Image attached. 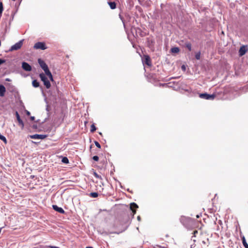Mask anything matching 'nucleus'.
<instances>
[{
    "label": "nucleus",
    "instance_id": "nucleus-1",
    "mask_svg": "<svg viewBox=\"0 0 248 248\" xmlns=\"http://www.w3.org/2000/svg\"><path fill=\"white\" fill-rule=\"evenodd\" d=\"M39 77L41 80L43 82L44 85L47 89H49L51 87V84L49 81L47 79L44 73H41L39 74Z\"/></svg>",
    "mask_w": 248,
    "mask_h": 248
},
{
    "label": "nucleus",
    "instance_id": "nucleus-2",
    "mask_svg": "<svg viewBox=\"0 0 248 248\" xmlns=\"http://www.w3.org/2000/svg\"><path fill=\"white\" fill-rule=\"evenodd\" d=\"M33 48L35 49L45 50L47 47L44 42H39L34 44Z\"/></svg>",
    "mask_w": 248,
    "mask_h": 248
},
{
    "label": "nucleus",
    "instance_id": "nucleus-3",
    "mask_svg": "<svg viewBox=\"0 0 248 248\" xmlns=\"http://www.w3.org/2000/svg\"><path fill=\"white\" fill-rule=\"evenodd\" d=\"M216 95L215 94H209L207 93H201L199 95V97L201 98L206 99V100H213L215 98Z\"/></svg>",
    "mask_w": 248,
    "mask_h": 248
},
{
    "label": "nucleus",
    "instance_id": "nucleus-4",
    "mask_svg": "<svg viewBox=\"0 0 248 248\" xmlns=\"http://www.w3.org/2000/svg\"><path fill=\"white\" fill-rule=\"evenodd\" d=\"M23 40H20L18 42L16 43L14 45L12 46L10 49V51H12L14 50H17L19 49L23 45Z\"/></svg>",
    "mask_w": 248,
    "mask_h": 248
},
{
    "label": "nucleus",
    "instance_id": "nucleus-5",
    "mask_svg": "<svg viewBox=\"0 0 248 248\" xmlns=\"http://www.w3.org/2000/svg\"><path fill=\"white\" fill-rule=\"evenodd\" d=\"M38 62L45 73L49 71L47 65L43 60H41V59H39L38 60Z\"/></svg>",
    "mask_w": 248,
    "mask_h": 248
},
{
    "label": "nucleus",
    "instance_id": "nucleus-6",
    "mask_svg": "<svg viewBox=\"0 0 248 248\" xmlns=\"http://www.w3.org/2000/svg\"><path fill=\"white\" fill-rule=\"evenodd\" d=\"M248 48L247 45H243L241 46L239 50V55L240 56L244 55L248 51Z\"/></svg>",
    "mask_w": 248,
    "mask_h": 248
},
{
    "label": "nucleus",
    "instance_id": "nucleus-7",
    "mask_svg": "<svg viewBox=\"0 0 248 248\" xmlns=\"http://www.w3.org/2000/svg\"><path fill=\"white\" fill-rule=\"evenodd\" d=\"M22 67L26 71H31V66L26 62H22Z\"/></svg>",
    "mask_w": 248,
    "mask_h": 248
},
{
    "label": "nucleus",
    "instance_id": "nucleus-8",
    "mask_svg": "<svg viewBox=\"0 0 248 248\" xmlns=\"http://www.w3.org/2000/svg\"><path fill=\"white\" fill-rule=\"evenodd\" d=\"M46 137V135H39V134H35L33 135H31L30 138L32 139H44Z\"/></svg>",
    "mask_w": 248,
    "mask_h": 248
},
{
    "label": "nucleus",
    "instance_id": "nucleus-9",
    "mask_svg": "<svg viewBox=\"0 0 248 248\" xmlns=\"http://www.w3.org/2000/svg\"><path fill=\"white\" fill-rule=\"evenodd\" d=\"M138 208V205L132 202L130 203V210L132 211L133 215H134L136 213V209Z\"/></svg>",
    "mask_w": 248,
    "mask_h": 248
},
{
    "label": "nucleus",
    "instance_id": "nucleus-10",
    "mask_svg": "<svg viewBox=\"0 0 248 248\" xmlns=\"http://www.w3.org/2000/svg\"><path fill=\"white\" fill-rule=\"evenodd\" d=\"M143 62L148 66H151L152 65L151 59L148 55H144Z\"/></svg>",
    "mask_w": 248,
    "mask_h": 248
},
{
    "label": "nucleus",
    "instance_id": "nucleus-11",
    "mask_svg": "<svg viewBox=\"0 0 248 248\" xmlns=\"http://www.w3.org/2000/svg\"><path fill=\"white\" fill-rule=\"evenodd\" d=\"M52 207L54 210L57 211L60 213L64 214L65 213V211L62 208L59 207L56 205H53Z\"/></svg>",
    "mask_w": 248,
    "mask_h": 248
},
{
    "label": "nucleus",
    "instance_id": "nucleus-12",
    "mask_svg": "<svg viewBox=\"0 0 248 248\" xmlns=\"http://www.w3.org/2000/svg\"><path fill=\"white\" fill-rule=\"evenodd\" d=\"M16 117L18 122L19 125L21 126L22 128L24 127V123L23 121L20 119V116L18 112L16 111Z\"/></svg>",
    "mask_w": 248,
    "mask_h": 248
},
{
    "label": "nucleus",
    "instance_id": "nucleus-13",
    "mask_svg": "<svg viewBox=\"0 0 248 248\" xmlns=\"http://www.w3.org/2000/svg\"><path fill=\"white\" fill-rule=\"evenodd\" d=\"M6 92V89L3 85L0 84V96L3 97Z\"/></svg>",
    "mask_w": 248,
    "mask_h": 248
},
{
    "label": "nucleus",
    "instance_id": "nucleus-14",
    "mask_svg": "<svg viewBox=\"0 0 248 248\" xmlns=\"http://www.w3.org/2000/svg\"><path fill=\"white\" fill-rule=\"evenodd\" d=\"M170 51L172 53H177L180 51V49L178 47H174L171 48Z\"/></svg>",
    "mask_w": 248,
    "mask_h": 248
},
{
    "label": "nucleus",
    "instance_id": "nucleus-15",
    "mask_svg": "<svg viewBox=\"0 0 248 248\" xmlns=\"http://www.w3.org/2000/svg\"><path fill=\"white\" fill-rule=\"evenodd\" d=\"M242 240V243L245 248H248V244H247L246 240L245 239V236H243L241 237Z\"/></svg>",
    "mask_w": 248,
    "mask_h": 248
},
{
    "label": "nucleus",
    "instance_id": "nucleus-16",
    "mask_svg": "<svg viewBox=\"0 0 248 248\" xmlns=\"http://www.w3.org/2000/svg\"><path fill=\"white\" fill-rule=\"evenodd\" d=\"M32 86L35 88L38 87L40 85L39 82H38L37 80L35 79L32 81Z\"/></svg>",
    "mask_w": 248,
    "mask_h": 248
},
{
    "label": "nucleus",
    "instance_id": "nucleus-17",
    "mask_svg": "<svg viewBox=\"0 0 248 248\" xmlns=\"http://www.w3.org/2000/svg\"><path fill=\"white\" fill-rule=\"evenodd\" d=\"M108 4L111 9L116 8V3L115 2H108Z\"/></svg>",
    "mask_w": 248,
    "mask_h": 248
},
{
    "label": "nucleus",
    "instance_id": "nucleus-18",
    "mask_svg": "<svg viewBox=\"0 0 248 248\" xmlns=\"http://www.w3.org/2000/svg\"><path fill=\"white\" fill-rule=\"evenodd\" d=\"M46 76H48L50 80L52 81H53V76L50 71H47L45 73Z\"/></svg>",
    "mask_w": 248,
    "mask_h": 248
},
{
    "label": "nucleus",
    "instance_id": "nucleus-19",
    "mask_svg": "<svg viewBox=\"0 0 248 248\" xmlns=\"http://www.w3.org/2000/svg\"><path fill=\"white\" fill-rule=\"evenodd\" d=\"M98 196V194L96 192H92L90 194V196L92 198H96Z\"/></svg>",
    "mask_w": 248,
    "mask_h": 248
},
{
    "label": "nucleus",
    "instance_id": "nucleus-20",
    "mask_svg": "<svg viewBox=\"0 0 248 248\" xmlns=\"http://www.w3.org/2000/svg\"><path fill=\"white\" fill-rule=\"evenodd\" d=\"M186 47L189 50V51H191V44L188 42L186 43Z\"/></svg>",
    "mask_w": 248,
    "mask_h": 248
},
{
    "label": "nucleus",
    "instance_id": "nucleus-21",
    "mask_svg": "<svg viewBox=\"0 0 248 248\" xmlns=\"http://www.w3.org/2000/svg\"><path fill=\"white\" fill-rule=\"evenodd\" d=\"M0 140H2L5 144L7 143V140L6 138L1 134H0Z\"/></svg>",
    "mask_w": 248,
    "mask_h": 248
},
{
    "label": "nucleus",
    "instance_id": "nucleus-22",
    "mask_svg": "<svg viewBox=\"0 0 248 248\" xmlns=\"http://www.w3.org/2000/svg\"><path fill=\"white\" fill-rule=\"evenodd\" d=\"M96 128L94 124H92L91 126V132L93 133L96 130Z\"/></svg>",
    "mask_w": 248,
    "mask_h": 248
},
{
    "label": "nucleus",
    "instance_id": "nucleus-23",
    "mask_svg": "<svg viewBox=\"0 0 248 248\" xmlns=\"http://www.w3.org/2000/svg\"><path fill=\"white\" fill-rule=\"evenodd\" d=\"M62 162L64 163L67 164L69 163V160L66 157H64L62 159Z\"/></svg>",
    "mask_w": 248,
    "mask_h": 248
},
{
    "label": "nucleus",
    "instance_id": "nucleus-24",
    "mask_svg": "<svg viewBox=\"0 0 248 248\" xmlns=\"http://www.w3.org/2000/svg\"><path fill=\"white\" fill-rule=\"evenodd\" d=\"M3 10V4L1 1L0 2V16L1 15L2 11Z\"/></svg>",
    "mask_w": 248,
    "mask_h": 248
},
{
    "label": "nucleus",
    "instance_id": "nucleus-25",
    "mask_svg": "<svg viewBox=\"0 0 248 248\" xmlns=\"http://www.w3.org/2000/svg\"><path fill=\"white\" fill-rule=\"evenodd\" d=\"M201 57V53L200 52H199L197 53L195 55V58L197 60H200Z\"/></svg>",
    "mask_w": 248,
    "mask_h": 248
},
{
    "label": "nucleus",
    "instance_id": "nucleus-26",
    "mask_svg": "<svg viewBox=\"0 0 248 248\" xmlns=\"http://www.w3.org/2000/svg\"><path fill=\"white\" fill-rule=\"evenodd\" d=\"M94 143L96 147H97L98 148H101V145L98 141H95Z\"/></svg>",
    "mask_w": 248,
    "mask_h": 248
},
{
    "label": "nucleus",
    "instance_id": "nucleus-27",
    "mask_svg": "<svg viewBox=\"0 0 248 248\" xmlns=\"http://www.w3.org/2000/svg\"><path fill=\"white\" fill-rule=\"evenodd\" d=\"M93 159L95 161H98L99 160V157L98 156L95 155L93 156Z\"/></svg>",
    "mask_w": 248,
    "mask_h": 248
},
{
    "label": "nucleus",
    "instance_id": "nucleus-28",
    "mask_svg": "<svg viewBox=\"0 0 248 248\" xmlns=\"http://www.w3.org/2000/svg\"><path fill=\"white\" fill-rule=\"evenodd\" d=\"M209 240H208V239H207L206 241H202V243L205 244V245H207V246L208 245V244H209Z\"/></svg>",
    "mask_w": 248,
    "mask_h": 248
},
{
    "label": "nucleus",
    "instance_id": "nucleus-29",
    "mask_svg": "<svg viewBox=\"0 0 248 248\" xmlns=\"http://www.w3.org/2000/svg\"><path fill=\"white\" fill-rule=\"evenodd\" d=\"M5 62H6V61L5 60L0 59V65H1L2 63H5Z\"/></svg>",
    "mask_w": 248,
    "mask_h": 248
},
{
    "label": "nucleus",
    "instance_id": "nucleus-30",
    "mask_svg": "<svg viewBox=\"0 0 248 248\" xmlns=\"http://www.w3.org/2000/svg\"><path fill=\"white\" fill-rule=\"evenodd\" d=\"M198 233V231L197 230H195L193 232V234L194 235V236H196V234Z\"/></svg>",
    "mask_w": 248,
    "mask_h": 248
},
{
    "label": "nucleus",
    "instance_id": "nucleus-31",
    "mask_svg": "<svg viewBox=\"0 0 248 248\" xmlns=\"http://www.w3.org/2000/svg\"><path fill=\"white\" fill-rule=\"evenodd\" d=\"M191 248H199V246L197 245H195L193 246V247H191Z\"/></svg>",
    "mask_w": 248,
    "mask_h": 248
},
{
    "label": "nucleus",
    "instance_id": "nucleus-32",
    "mask_svg": "<svg viewBox=\"0 0 248 248\" xmlns=\"http://www.w3.org/2000/svg\"><path fill=\"white\" fill-rule=\"evenodd\" d=\"M159 86H160L164 87V86H167V84H159Z\"/></svg>",
    "mask_w": 248,
    "mask_h": 248
},
{
    "label": "nucleus",
    "instance_id": "nucleus-33",
    "mask_svg": "<svg viewBox=\"0 0 248 248\" xmlns=\"http://www.w3.org/2000/svg\"><path fill=\"white\" fill-rule=\"evenodd\" d=\"M50 248H60L59 247H55V246H50L49 247Z\"/></svg>",
    "mask_w": 248,
    "mask_h": 248
},
{
    "label": "nucleus",
    "instance_id": "nucleus-34",
    "mask_svg": "<svg viewBox=\"0 0 248 248\" xmlns=\"http://www.w3.org/2000/svg\"><path fill=\"white\" fill-rule=\"evenodd\" d=\"M27 113V115H28V116H29L30 115V112L29 111H27V113Z\"/></svg>",
    "mask_w": 248,
    "mask_h": 248
},
{
    "label": "nucleus",
    "instance_id": "nucleus-35",
    "mask_svg": "<svg viewBox=\"0 0 248 248\" xmlns=\"http://www.w3.org/2000/svg\"><path fill=\"white\" fill-rule=\"evenodd\" d=\"M31 119L32 121L34 120V117H33V116L31 117Z\"/></svg>",
    "mask_w": 248,
    "mask_h": 248
},
{
    "label": "nucleus",
    "instance_id": "nucleus-36",
    "mask_svg": "<svg viewBox=\"0 0 248 248\" xmlns=\"http://www.w3.org/2000/svg\"><path fill=\"white\" fill-rule=\"evenodd\" d=\"M182 69H184V70H185V69H186L185 66L184 65H183V66H182Z\"/></svg>",
    "mask_w": 248,
    "mask_h": 248
},
{
    "label": "nucleus",
    "instance_id": "nucleus-37",
    "mask_svg": "<svg viewBox=\"0 0 248 248\" xmlns=\"http://www.w3.org/2000/svg\"><path fill=\"white\" fill-rule=\"evenodd\" d=\"M6 81H10V79H9V78H6Z\"/></svg>",
    "mask_w": 248,
    "mask_h": 248
},
{
    "label": "nucleus",
    "instance_id": "nucleus-38",
    "mask_svg": "<svg viewBox=\"0 0 248 248\" xmlns=\"http://www.w3.org/2000/svg\"><path fill=\"white\" fill-rule=\"evenodd\" d=\"M138 219L139 220H140V216H138Z\"/></svg>",
    "mask_w": 248,
    "mask_h": 248
},
{
    "label": "nucleus",
    "instance_id": "nucleus-39",
    "mask_svg": "<svg viewBox=\"0 0 248 248\" xmlns=\"http://www.w3.org/2000/svg\"><path fill=\"white\" fill-rule=\"evenodd\" d=\"M95 176L96 177H98V175L96 173H95Z\"/></svg>",
    "mask_w": 248,
    "mask_h": 248
},
{
    "label": "nucleus",
    "instance_id": "nucleus-40",
    "mask_svg": "<svg viewBox=\"0 0 248 248\" xmlns=\"http://www.w3.org/2000/svg\"><path fill=\"white\" fill-rule=\"evenodd\" d=\"M86 248H93L92 247H87Z\"/></svg>",
    "mask_w": 248,
    "mask_h": 248
},
{
    "label": "nucleus",
    "instance_id": "nucleus-41",
    "mask_svg": "<svg viewBox=\"0 0 248 248\" xmlns=\"http://www.w3.org/2000/svg\"><path fill=\"white\" fill-rule=\"evenodd\" d=\"M199 217V216L197 215V217Z\"/></svg>",
    "mask_w": 248,
    "mask_h": 248
},
{
    "label": "nucleus",
    "instance_id": "nucleus-42",
    "mask_svg": "<svg viewBox=\"0 0 248 248\" xmlns=\"http://www.w3.org/2000/svg\"><path fill=\"white\" fill-rule=\"evenodd\" d=\"M13 1H15L16 0H13Z\"/></svg>",
    "mask_w": 248,
    "mask_h": 248
}]
</instances>
